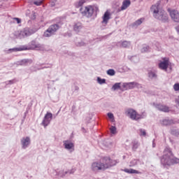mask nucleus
Returning <instances> with one entry per match:
<instances>
[{
  "instance_id": "49530a36",
  "label": "nucleus",
  "mask_w": 179,
  "mask_h": 179,
  "mask_svg": "<svg viewBox=\"0 0 179 179\" xmlns=\"http://www.w3.org/2000/svg\"><path fill=\"white\" fill-rule=\"evenodd\" d=\"M122 87L125 89L126 90H128V83H124L122 85Z\"/></svg>"
},
{
  "instance_id": "c85d7f7f",
  "label": "nucleus",
  "mask_w": 179,
  "mask_h": 179,
  "mask_svg": "<svg viewBox=\"0 0 179 179\" xmlns=\"http://www.w3.org/2000/svg\"><path fill=\"white\" fill-rule=\"evenodd\" d=\"M143 118H146L145 112H143L141 114L137 113V121H139V120H142Z\"/></svg>"
},
{
  "instance_id": "aec40b11",
  "label": "nucleus",
  "mask_w": 179,
  "mask_h": 179,
  "mask_svg": "<svg viewBox=\"0 0 179 179\" xmlns=\"http://www.w3.org/2000/svg\"><path fill=\"white\" fill-rule=\"evenodd\" d=\"M83 27V25H82V23L77 22L73 25V30L74 31H76V33H79L80 30H82Z\"/></svg>"
},
{
  "instance_id": "1a4fd4ad",
  "label": "nucleus",
  "mask_w": 179,
  "mask_h": 179,
  "mask_svg": "<svg viewBox=\"0 0 179 179\" xmlns=\"http://www.w3.org/2000/svg\"><path fill=\"white\" fill-rule=\"evenodd\" d=\"M31 143V140L30 139V137H23L21 139V145H22V149H27L29 145Z\"/></svg>"
},
{
  "instance_id": "f8f14e48",
  "label": "nucleus",
  "mask_w": 179,
  "mask_h": 179,
  "mask_svg": "<svg viewBox=\"0 0 179 179\" xmlns=\"http://www.w3.org/2000/svg\"><path fill=\"white\" fill-rule=\"evenodd\" d=\"M91 169H92V171H99V170L104 171V169L103 168V165H102L101 162L92 163Z\"/></svg>"
},
{
  "instance_id": "e433bc0d",
  "label": "nucleus",
  "mask_w": 179,
  "mask_h": 179,
  "mask_svg": "<svg viewBox=\"0 0 179 179\" xmlns=\"http://www.w3.org/2000/svg\"><path fill=\"white\" fill-rule=\"evenodd\" d=\"M136 164H138V159H133L130 162L129 166L134 167V166H136Z\"/></svg>"
},
{
  "instance_id": "a18cd8bd",
  "label": "nucleus",
  "mask_w": 179,
  "mask_h": 179,
  "mask_svg": "<svg viewBox=\"0 0 179 179\" xmlns=\"http://www.w3.org/2000/svg\"><path fill=\"white\" fill-rule=\"evenodd\" d=\"M108 118H110V120H113L114 118V114H113L112 113H108Z\"/></svg>"
},
{
  "instance_id": "864d4df0",
  "label": "nucleus",
  "mask_w": 179,
  "mask_h": 179,
  "mask_svg": "<svg viewBox=\"0 0 179 179\" xmlns=\"http://www.w3.org/2000/svg\"><path fill=\"white\" fill-rule=\"evenodd\" d=\"M13 83H15V82H14L13 80H9V84H10V85H12V84H13Z\"/></svg>"
},
{
  "instance_id": "393cba45",
  "label": "nucleus",
  "mask_w": 179,
  "mask_h": 179,
  "mask_svg": "<svg viewBox=\"0 0 179 179\" xmlns=\"http://www.w3.org/2000/svg\"><path fill=\"white\" fill-rule=\"evenodd\" d=\"M124 172L128 173L129 174H141V172H139L138 171H136L135 169H124Z\"/></svg>"
},
{
  "instance_id": "cd10ccee",
  "label": "nucleus",
  "mask_w": 179,
  "mask_h": 179,
  "mask_svg": "<svg viewBox=\"0 0 179 179\" xmlns=\"http://www.w3.org/2000/svg\"><path fill=\"white\" fill-rule=\"evenodd\" d=\"M86 2V0H80L78 2L75 3L76 8H80V6H83V3Z\"/></svg>"
},
{
  "instance_id": "8fccbe9b",
  "label": "nucleus",
  "mask_w": 179,
  "mask_h": 179,
  "mask_svg": "<svg viewBox=\"0 0 179 179\" xmlns=\"http://www.w3.org/2000/svg\"><path fill=\"white\" fill-rule=\"evenodd\" d=\"M81 131H82L84 134H86V129H85V127H82V128H81Z\"/></svg>"
},
{
  "instance_id": "b1692460",
  "label": "nucleus",
  "mask_w": 179,
  "mask_h": 179,
  "mask_svg": "<svg viewBox=\"0 0 179 179\" xmlns=\"http://www.w3.org/2000/svg\"><path fill=\"white\" fill-rule=\"evenodd\" d=\"M173 122V120L164 119L162 120V125H164V127H168L169 125H171Z\"/></svg>"
},
{
  "instance_id": "a878e982",
  "label": "nucleus",
  "mask_w": 179,
  "mask_h": 179,
  "mask_svg": "<svg viewBox=\"0 0 179 179\" xmlns=\"http://www.w3.org/2000/svg\"><path fill=\"white\" fill-rule=\"evenodd\" d=\"M148 78H150V79H156V78H157V74H156L155 71H149Z\"/></svg>"
},
{
  "instance_id": "9d476101",
  "label": "nucleus",
  "mask_w": 179,
  "mask_h": 179,
  "mask_svg": "<svg viewBox=\"0 0 179 179\" xmlns=\"http://www.w3.org/2000/svg\"><path fill=\"white\" fill-rule=\"evenodd\" d=\"M170 16L173 22L179 23V13L178 10H173L169 12Z\"/></svg>"
},
{
  "instance_id": "9b49d317",
  "label": "nucleus",
  "mask_w": 179,
  "mask_h": 179,
  "mask_svg": "<svg viewBox=\"0 0 179 179\" xmlns=\"http://www.w3.org/2000/svg\"><path fill=\"white\" fill-rule=\"evenodd\" d=\"M155 108L159 110V111H162L163 113H169L170 111V108H169V106L161 103L155 104Z\"/></svg>"
},
{
  "instance_id": "de8ad7c7",
  "label": "nucleus",
  "mask_w": 179,
  "mask_h": 179,
  "mask_svg": "<svg viewBox=\"0 0 179 179\" xmlns=\"http://www.w3.org/2000/svg\"><path fill=\"white\" fill-rule=\"evenodd\" d=\"M14 20H16L17 24L22 23V20L20 18L14 17Z\"/></svg>"
},
{
  "instance_id": "f257e3e1",
  "label": "nucleus",
  "mask_w": 179,
  "mask_h": 179,
  "mask_svg": "<svg viewBox=\"0 0 179 179\" xmlns=\"http://www.w3.org/2000/svg\"><path fill=\"white\" fill-rule=\"evenodd\" d=\"M161 164L164 169L179 163V159L175 157L170 147H166L164 150V155L160 157Z\"/></svg>"
},
{
  "instance_id": "0eeeda50",
  "label": "nucleus",
  "mask_w": 179,
  "mask_h": 179,
  "mask_svg": "<svg viewBox=\"0 0 179 179\" xmlns=\"http://www.w3.org/2000/svg\"><path fill=\"white\" fill-rule=\"evenodd\" d=\"M34 33H36L34 29L26 27L20 32V36H22L24 38V37H29V36H31V34H34Z\"/></svg>"
},
{
  "instance_id": "20e7f679",
  "label": "nucleus",
  "mask_w": 179,
  "mask_h": 179,
  "mask_svg": "<svg viewBox=\"0 0 179 179\" xmlns=\"http://www.w3.org/2000/svg\"><path fill=\"white\" fill-rule=\"evenodd\" d=\"M59 29H61L59 24H53L44 32L43 36L44 37H51V36H54Z\"/></svg>"
},
{
  "instance_id": "72a5a7b5",
  "label": "nucleus",
  "mask_w": 179,
  "mask_h": 179,
  "mask_svg": "<svg viewBox=\"0 0 179 179\" xmlns=\"http://www.w3.org/2000/svg\"><path fill=\"white\" fill-rule=\"evenodd\" d=\"M107 75H109V76H114V75H115V71L113 69H110L107 71Z\"/></svg>"
},
{
  "instance_id": "473e14b6",
  "label": "nucleus",
  "mask_w": 179,
  "mask_h": 179,
  "mask_svg": "<svg viewBox=\"0 0 179 179\" xmlns=\"http://www.w3.org/2000/svg\"><path fill=\"white\" fill-rule=\"evenodd\" d=\"M138 148H139V143H138V141L133 142L132 150L135 152L136 149H138Z\"/></svg>"
},
{
  "instance_id": "a211bd4d",
  "label": "nucleus",
  "mask_w": 179,
  "mask_h": 179,
  "mask_svg": "<svg viewBox=\"0 0 179 179\" xmlns=\"http://www.w3.org/2000/svg\"><path fill=\"white\" fill-rule=\"evenodd\" d=\"M102 24H107V23H108V20L110 19V12L106 11L104 13L103 17H102Z\"/></svg>"
},
{
  "instance_id": "39448f33",
  "label": "nucleus",
  "mask_w": 179,
  "mask_h": 179,
  "mask_svg": "<svg viewBox=\"0 0 179 179\" xmlns=\"http://www.w3.org/2000/svg\"><path fill=\"white\" fill-rule=\"evenodd\" d=\"M75 171H76V169H69L67 171L61 170L57 173V176H58L59 178H65V177H68V176H71V174H73Z\"/></svg>"
},
{
  "instance_id": "f3484780",
  "label": "nucleus",
  "mask_w": 179,
  "mask_h": 179,
  "mask_svg": "<svg viewBox=\"0 0 179 179\" xmlns=\"http://www.w3.org/2000/svg\"><path fill=\"white\" fill-rule=\"evenodd\" d=\"M159 68L163 71H167L169 68V60H164L159 64Z\"/></svg>"
},
{
  "instance_id": "c9c22d12",
  "label": "nucleus",
  "mask_w": 179,
  "mask_h": 179,
  "mask_svg": "<svg viewBox=\"0 0 179 179\" xmlns=\"http://www.w3.org/2000/svg\"><path fill=\"white\" fill-rule=\"evenodd\" d=\"M110 131L113 135H115V134H117V127H115V126H111Z\"/></svg>"
},
{
  "instance_id": "4d7b16f0",
  "label": "nucleus",
  "mask_w": 179,
  "mask_h": 179,
  "mask_svg": "<svg viewBox=\"0 0 179 179\" xmlns=\"http://www.w3.org/2000/svg\"><path fill=\"white\" fill-rule=\"evenodd\" d=\"M38 1H41V0H38Z\"/></svg>"
},
{
  "instance_id": "6e6d98bb",
  "label": "nucleus",
  "mask_w": 179,
  "mask_h": 179,
  "mask_svg": "<svg viewBox=\"0 0 179 179\" xmlns=\"http://www.w3.org/2000/svg\"><path fill=\"white\" fill-rule=\"evenodd\" d=\"M123 159H125V156H123Z\"/></svg>"
},
{
  "instance_id": "6e6552de",
  "label": "nucleus",
  "mask_w": 179,
  "mask_h": 179,
  "mask_svg": "<svg viewBox=\"0 0 179 179\" xmlns=\"http://www.w3.org/2000/svg\"><path fill=\"white\" fill-rule=\"evenodd\" d=\"M51 120H52V113H47L42 121V125L45 128V127H48L50 125V122H51Z\"/></svg>"
},
{
  "instance_id": "dca6fc26",
  "label": "nucleus",
  "mask_w": 179,
  "mask_h": 179,
  "mask_svg": "<svg viewBox=\"0 0 179 179\" xmlns=\"http://www.w3.org/2000/svg\"><path fill=\"white\" fill-rule=\"evenodd\" d=\"M33 64V59H24L20 62V65L22 66H27V65H31Z\"/></svg>"
},
{
  "instance_id": "5fc2aeb1",
  "label": "nucleus",
  "mask_w": 179,
  "mask_h": 179,
  "mask_svg": "<svg viewBox=\"0 0 179 179\" xmlns=\"http://www.w3.org/2000/svg\"><path fill=\"white\" fill-rule=\"evenodd\" d=\"M45 68H51V66H44V67L41 68V69H44Z\"/></svg>"
},
{
  "instance_id": "58836bf2",
  "label": "nucleus",
  "mask_w": 179,
  "mask_h": 179,
  "mask_svg": "<svg viewBox=\"0 0 179 179\" xmlns=\"http://www.w3.org/2000/svg\"><path fill=\"white\" fill-rule=\"evenodd\" d=\"M12 51H24V50H27V48H14L11 49Z\"/></svg>"
},
{
  "instance_id": "3c124183",
  "label": "nucleus",
  "mask_w": 179,
  "mask_h": 179,
  "mask_svg": "<svg viewBox=\"0 0 179 179\" xmlns=\"http://www.w3.org/2000/svg\"><path fill=\"white\" fill-rule=\"evenodd\" d=\"M175 103H176V104H178V106H179V99H176Z\"/></svg>"
},
{
  "instance_id": "7c9ffc66",
  "label": "nucleus",
  "mask_w": 179,
  "mask_h": 179,
  "mask_svg": "<svg viewBox=\"0 0 179 179\" xmlns=\"http://www.w3.org/2000/svg\"><path fill=\"white\" fill-rule=\"evenodd\" d=\"M141 52H150V46L144 45L141 49Z\"/></svg>"
},
{
  "instance_id": "c756f323",
  "label": "nucleus",
  "mask_w": 179,
  "mask_h": 179,
  "mask_svg": "<svg viewBox=\"0 0 179 179\" xmlns=\"http://www.w3.org/2000/svg\"><path fill=\"white\" fill-rule=\"evenodd\" d=\"M121 89V83H116L112 87V90H118Z\"/></svg>"
},
{
  "instance_id": "4be33fe9",
  "label": "nucleus",
  "mask_w": 179,
  "mask_h": 179,
  "mask_svg": "<svg viewBox=\"0 0 179 179\" xmlns=\"http://www.w3.org/2000/svg\"><path fill=\"white\" fill-rule=\"evenodd\" d=\"M145 21V18L142 17L140 18L138 20H137L136 22H134L131 26L132 27H138V26H141V23H143V22Z\"/></svg>"
},
{
  "instance_id": "09e8293b",
  "label": "nucleus",
  "mask_w": 179,
  "mask_h": 179,
  "mask_svg": "<svg viewBox=\"0 0 179 179\" xmlns=\"http://www.w3.org/2000/svg\"><path fill=\"white\" fill-rule=\"evenodd\" d=\"M157 2H159V3H160L161 2H164V3H167L169 2V0H161V1H157Z\"/></svg>"
},
{
  "instance_id": "f704fd0d",
  "label": "nucleus",
  "mask_w": 179,
  "mask_h": 179,
  "mask_svg": "<svg viewBox=\"0 0 179 179\" xmlns=\"http://www.w3.org/2000/svg\"><path fill=\"white\" fill-rule=\"evenodd\" d=\"M96 80H97L98 83H99V85H104V83H106L105 78H101L100 77H98Z\"/></svg>"
},
{
  "instance_id": "ea45409f",
  "label": "nucleus",
  "mask_w": 179,
  "mask_h": 179,
  "mask_svg": "<svg viewBox=\"0 0 179 179\" xmlns=\"http://www.w3.org/2000/svg\"><path fill=\"white\" fill-rule=\"evenodd\" d=\"M173 89H174L175 92H178L179 91V83L174 84Z\"/></svg>"
},
{
  "instance_id": "ddd939ff",
  "label": "nucleus",
  "mask_w": 179,
  "mask_h": 179,
  "mask_svg": "<svg viewBox=\"0 0 179 179\" xmlns=\"http://www.w3.org/2000/svg\"><path fill=\"white\" fill-rule=\"evenodd\" d=\"M64 146L67 150H71V149L73 150H75V144L71 142L69 140L63 141Z\"/></svg>"
},
{
  "instance_id": "4468645a",
  "label": "nucleus",
  "mask_w": 179,
  "mask_h": 179,
  "mask_svg": "<svg viewBox=\"0 0 179 179\" xmlns=\"http://www.w3.org/2000/svg\"><path fill=\"white\" fill-rule=\"evenodd\" d=\"M102 167L104 170H107V169H110V157H105L103 158V162H101Z\"/></svg>"
},
{
  "instance_id": "bb28decb",
  "label": "nucleus",
  "mask_w": 179,
  "mask_h": 179,
  "mask_svg": "<svg viewBox=\"0 0 179 179\" xmlns=\"http://www.w3.org/2000/svg\"><path fill=\"white\" fill-rule=\"evenodd\" d=\"M121 46L123 48H128L131 46V41H124L123 42H122Z\"/></svg>"
},
{
  "instance_id": "2eb2a0df",
  "label": "nucleus",
  "mask_w": 179,
  "mask_h": 179,
  "mask_svg": "<svg viewBox=\"0 0 179 179\" xmlns=\"http://www.w3.org/2000/svg\"><path fill=\"white\" fill-rule=\"evenodd\" d=\"M131 6V0H124L122 2V5L120 8L117 10V12H121V10H125L127 8Z\"/></svg>"
},
{
  "instance_id": "37998d69",
  "label": "nucleus",
  "mask_w": 179,
  "mask_h": 179,
  "mask_svg": "<svg viewBox=\"0 0 179 179\" xmlns=\"http://www.w3.org/2000/svg\"><path fill=\"white\" fill-rule=\"evenodd\" d=\"M43 3L42 1H34V5H36V6H40Z\"/></svg>"
},
{
  "instance_id": "423d86ee",
  "label": "nucleus",
  "mask_w": 179,
  "mask_h": 179,
  "mask_svg": "<svg viewBox=\"0 0 179 179\" xmlns=\"http://www.w3.org/2000/svg\"><path fill=\"white\" fill-rule=\"evenodd\" d=\"M125 114L127 117H129L133 121H138V112L136 110L129 108L126 110Z\"/></svg>"
},
{
  "instance_id": "f03ea898",
  "label": "nucleus",
  "mask_w": 179,
  "mask_h": 179,
  "mask_svg": "<svg viewBox=\"0 0 179 179\" xmlns=\"http://www.w3.org/2000/svg\"><path fill=\"white\" fill-rule=\"evenodd\" d=\"M151 10L153 12V16L155 19L162 23L169 22V15L164 10L160 8V2H157L155 6H152Z\"/></svg>"
},
{
  "instance_id": "4c0bfd02",
  "label": "nucleus",
  "mask_w": 179,
  "mask_h": 179,
  "mask_svg": "<svg viewBox=\"0 0 179 179\" xmlns=\"http://www.w3.org/2000/svg\"><path fill=\"white\" fill-rule=\"evenodd\" d=\"M117 163H119L117 160H113L110 158V167H113V166H115Z\"/></svg>"
},
{
  "instance_id": "c03bdc74",
  "label": "nucleus",
  "mask_w": 179,
  "mask_h": 179,
  "mask_svg": "<svg viewBox=\"0 0 179 179\" xmlns=\"http://www.w3.org/2000/svg\"><path fill=\"white\" fill-rule=\"evenodd\" d=\"M55 3H57V0H51L50 1L51 8H54V6H55Z\"/></svg>"
},
{
  "instance_id": "6ab92c4d",
  "label": "nucleus",
  "mask_w": 179,
  "mask_h": 179,
  "mask_svg": "<svg viewBox=\"0 0 179 179\" xmlns=\"http://www.w3.org/2000/svg\"><path fill=\"white\" fill-rule=\"evenodd\" d=\"M31 48L32 50H41V48H43V45L40 43H36L34 41H32L31 42Z\"/></svg>"
},
{
  "instance_id": "2f4dec72",
  "label": "nucleus",
  "mask_w": 179,
  "mask_h": 179,
  "mask_svg": "<svg viewBox=\"0 0 179 179\" xmlns=\"http://www.w3.org/2000/svg\"><path fill=\"white\" fill-rule=\"evenodd\" d=\"M130 61H131V62H134V64H138V62H139V57H138L137 56H132L130 58Z\"/></svg>"
},
{
  "instance_id": "412c9836",
  "label": "nucleus",
  "mask_w": 179,
  "mask_h": 179,
  "mask_svg": "<svg viewBox=\"0 0 179 179\" xmlns=\"http://www.w3.org/2000/svg\"><path fill=\"white\" fill-rule=\"evenodd\" d=\"M128 83V90L134 89L138 86H139L140 87H142V86H141V85L138 83L131 82V83Z\"/></svg>"
},
{
  "instance_id": "5701e85b",
  "label": "nucleus",
  "mask_w": 179,
  "mask_h": 179,
  "mask_svg": "<svg viewBox=\"0 0 179 179\" xmlns=\"http://www.w3.org/2000/svg\"><path fill=\"white\" fill-rule=\"evenodd\" d=\"M171 134L176 138L179 137V129L173 127L171 129Z\"/></svg>"
},
{
  "instance_id": "79ce46f5",
  "label": "nucleus",
  "mask_w": 179,
  "mask_h": 179,
  "mask_svg": "<svg viewBox=\"0 0 179 179\" xmlns=\"http://www.w3.org/2000/svg\"><path fill=\"white\" fill-rule=\"evenodd\" d=\"M85 45L86 44L83 41H80L77 43L78 47H85Z\"/></svg>"
},
{
  "instance_id": "a19ab883",
  "label": "nucleus",
  "mask_w": 179,
  "mask_h": 179,
  "mask_svg": "<svg viewBox=\"0 0 179 179\" xmlns=\"http://www.w3.org/2000/svg\"><path fill=\"white\" fill-rule=\"evenodd\" d=\"M139 131L141 132V136H146V131L143 130V129H140Z\"/></svg>"
},
{
  "instance_id": "7ed1b4c3",
  "label": "nucleus",
  "mask_w": 179,
  "mask_h": 179,
  "mask_svg": "<svg viewBox=\"0 0 179 179\" xmlns=\"http://www.w3.org/2000/svg\"><path fill=\"white\" fill-rule=\"evenodd\" d=\"M94 10H99V8L93 6H85V10L82 7L80 8V12L83 16H87V17H92L94 13Z\"/></svg>"
},
{
  "instance_id": "603ef678",
  "label": "nucleus",
  "mask_w": 179,
  "mask_h": 179,
  "mask_svg": "<svg viewBox=\"0 0 179 179\" xmlns=\"http://www.w3.org/2000/svg\"><path fill=\"white\" fill-rule=\"evenodd\" d=\"M152 148H156V143H155V139L152 141Z\"/></svg>"
}]
</instances>
